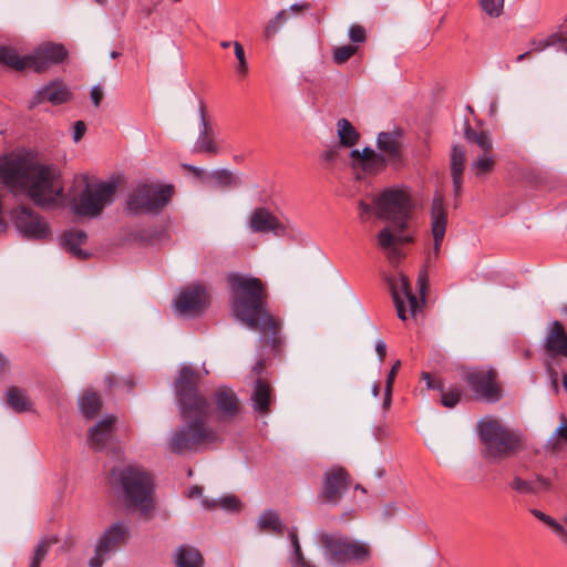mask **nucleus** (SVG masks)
I'll use <instances>...</instances> for the list:
<instances>
[{
	"mask_svg": "<svg viewBox=\"0 0 567 567\" xmlns=\"http://www.w3.org/2000/svg\"><path fill=\"white\" fill-rule=\"evenodd\" d=\"M0 181L13 195L25 194L40 208H51L63 197L59 168L24 156L1 157Z\"/></svg>",
	"mask_w": 567,
	"mask_h": 567,
	"instance_id": "nucleus-1",
	"label": "nucleus"
},
{
	"mask_svg": "<svg viewBox=\"0 0 567 567\" xmlns=\"http://www.w3.org/2000/svg\"><path fill=\"white\" fill-rule=\"evenodd\" d=\"M227 282L234 316L248 328L262 332L267 344L274 350L278 349L281 344V324L266 309L267 292L262 281L234 272L227 277Z\"/></svg>",
	"mask_w": 567,
	"mask_h": 567,
	"instance_id": "nucleus-2",
	"label": "nucleus"
},
{
	"mask_svg": "<svg viewBox=\"0 0 567 567\" xmlns=\"http://www.w3.org/2000/svg\"><path fill=\"white\" fill-rule=\"evenodd\" d=\"M372 202L375 215L389 223L379 231L378 245L390 262H398L403 257L401 246L413 241L412 236L404 234L414 207L412 197L404 189L388 188Z\"/></svg>",
	"mask_w": 567,
	"mask_h": 567,
	"instance_id": "nucleus-3",
	"label": "nucleus"
},
{
	"mask_svg": "<svg viewBox=\"0 0 567 567\" xmlns=\"http://www.w3.org/2000/svg\"><path fill=\"white\" fill-rule=\"evenodd\" d=\"M185 424L172 432L167 447L172 453L198 452L218 441V433L207 424L208 409L181 410Z\"/></svg>",
	"mask_w": 567,
	"mask_h": 567,
	"instance_id": "nucleus-4",
	"label": "nucleus"
},
{
	"mask_svg": "<svg viewBox=\"0 0 567 567\" xmlns=\"http://www.w3.org/2000/svg\"><path fill=\"white\" fill-rule=\"evenodd\" d=\"M113 475H117L127 508L145 520L152 519L155 508L151 475L137 465H128L120 471L114 470Z\"/></svg>",
	"mask_w": 567,
	"mask_h": 567,
	"instance_id": "nucleus-5",
	"label": "nucleus"
},
{
	"mask_svg": "<svg viewBox=\"0 0 567 567\" xmlns=\"http://www.w3.org/2000/svg\"><path fill=\"white\" fill-rule=\"evenodd\" d=\"M480 437L484 444L483 454L492 462L512 457L523 449L520 434L495 420H485L480 423Z\"/></svg>",
	"mask_w": 567,
	"mask_h": 567,
	"instance_id": "nucleus-6",
	"label": "nucleus"
},
{
	"mask_svg": "<svg viewBox=\"0 0 567 567\" xmlns=\"http://www.w3.org/2000/svg\"><path fill=\"white\" fill-rule=\"evenodd\" d=\"M68 52L62 44L42 43L31 54L21 56L16 49L0 47V63L16 71L32 69L35 72H44L50 65L62 62Z\"/></svg>",
	"mask_w": 567,
	"mask_h": 567,
	"instance_id": "nucleus-7",
	"label": "nucleus"
},
{
	"mask_svg": "<svg viewBox=\"0 0 567 567\" xmlns=\"http://www.w3.org/2000/svg\"><path fill=\"white\" fill-rule=\"evenodd\" d=\"M320 544L326 561L332 566L363 564L371 557V547L367 543L339 534H322Z\"/></svg>",
	"mask_w": 567,
	"mask_h": 567,
	"instance_id": "nucleus-8",
	"label": "nucleus"
},
{
	"mask_svg": "<svg viewBox=\"0 0 567 567\" xmlns=\"http://www.w3.org/2000/svg\"><path fill=\"white\" fill-rule=\"evenodd\" d=\"M173 195L171 185L142 183L136 185L128 195L127 209L135 214L158 213L167 205Z\"/></svg>",
	"mask_w": 567,
	"mask_h": 567,
	"instance_id": "nucleus-9",
	"label": "nucleus"
},
{
	"mask_svg": "<svg viewBox=\"0 0 567 567\" xmlns=\"http://www.w3.org/2000/svg\"><path fill=\"white\" fill-rule=\"evenodd\" d=\"M116 184L113 182L87 184L72 203L75 215L94 218L102 214L105 206L113 202Z\"/></svg>",
	"mask_w": 567,
	"mask_h": 567,
	"instance_id": "nucleus-10",
	"label": "nucleus"
},
{
	"mask_svg": "<svg viewBox=\"0 0 567 567\" xmlns=\"http://www.w3.org/2000/svg\"><path fill=\"white\" fill-rule=\"evenodd\" d=\"M544 350V365L554 391L558 392V373L554 363L559 358L567 359V331L564 326L557 321H550L546 328V333L542 340Z\"/></svg>",
	"mask_w": 567,
	"mask_h": 567,
	"instance_id": "nucleus-11",
	"label": "nucleus"
},
{
	"mask_svg": "<svg viewBox=\"0 0 567 567\" xmlns=\"http://www.w3.org/2000/svg\"><path fill=\"white\" fill-rule=\"evenodd\" d=\"M131 538L130 526L122 522H115L107 526L99 536L94 556L90 559V567H103L104 563L125 546Z\"/></svg>",
	"mask_w": 567,
	"mask_h": 567,
	"instance_id": "nucleus-12",
	"label": "nucleus"
},
{
	"mask_svg": "<svg viewBox=\"0 0 567 567\" xmlns=\"http://www.w3.org/2000/svg\"><path fill=\"white\" fill-rule=\"evenodd\" d=\"M199 380V374L189 365L181 368L179 377L176 380V393L181 404V410L185 412L193 411V409H208V402L205 398L198 394L196 384Z\"/></svg>",
	"mask_w": 567,
	"mask_h": 567,
	"instance_id": "nucleus-13",
	"label": "nucleus"
},
{
	"mask_svg": "<svg viewBox=\"0 0 567 567\" xmlns=\"http://www.w3.org/2000/svg\"><path fill=\"white\" fill-rule=\"evenodd\" d=\"M464 380L480 400L494 403L502 399L503 391L495 370H470L465 373Z\"/></svg>",
	"mask_w": 567,
	"mask_h": 567,
	"instance_id": "nucleus-14",
	"label": "nucleus"
},
{
	"mask_svg": "<svg viewBox=\"0 0 567 567\" xmlns=\"http://www.w3.org/2000/svg\"><path fill=\"white\" fill-rule=\"evenodd\" d=\"M11 218L16 228L25 238L44 239L50 235L47 221L25 205L14 207L11 212Z\"/></svg>",
	"mask_w": 567,
	"mask_h": 567,
	"instance_id": "nucleus-15",
	"label": "nucleus"
},
{
	"mask_svg": "<svg viewBox=\"0 0 567 567\" xmlns=\"http://www.w3.org/2000/svg\"><path fill=\"white\" fill-rule=\"evenodd\" d=\"M447 226V212L445 208L444 197L441 193L435 194L431 207V229L433 236V251L429 255V259L436 258L441 251V245L444 239Z\"/></svg>",
	"mask_w": 567,
	"mask_h": 567,
	"instance_id": "nucleus-16",
	"label": "nucleus"
},
{
	"mask_svg": "<svg viewBox=\"0 0 567 567\" xmlns=\"http://www.w3.org/2000/svg\"><path fill=\"white\" fill-rule=\"evenodd\" d=\"M390 288L398 311V317L401 320L406 319V310L404 306L405 299L409 302L411 313L415 316L421 307V303L419 302L416 296L413 295L408 277L401 275L399 279L392 280L390 282Z\"/></svg>",
	"mask_w": 567,
	"mask_h": 567,
	"instance_id": "nucleus-17",
	"label": "nucleus"
},
{
	"mask_svg": "<svg viewBox=\"0 0 567 567\" xmlns=\"http://www.w3.org/2000/svg\"><path fill=\"white\" fill-rule=\"evenodd\" d=\"M249 228L252 233H271L277 237H282L287 234L285 224L265 207L254 209L249 217Z\"/></svg>",
	"mask_w": 567,
	"mask_h": 567,
	"instance_id": "nucleus-18",
	"label": "nucleus"
},
{
	"mask_svg": "<svg viewBox=\"0 0 567 567\" xmlns=\"http://www.w3.org/2000/svg\"><path fill=\"white\" fill-rule=\"evenodd\" d=\"M206 305L207 292L203 286L186 288L175 302L176 310L184 316H197L204 311Z\"/></svg>",
	"mask_w": 567,
	"mask_h": 567,
	"instance_id": "nucleus-19",
	"label": "nucleus"
},
{
	"mask_svg": "<svg viewBox=\"0 0 567 567\" xmlns=\"http://www.w3.org/2000/svg\"><path fill=\"white\" fill-rule=\"evenodd\" d=\"M346 488L347 472L342 467H333L324 474L320 497L322 501L336 505L341 499Z\"/></svg>",
	"mask_w": 567,
	"mask_h": 567,
	"instance_id": "nucleus-20",
	"label": "nucleus"
},
{
	"mask_svg": "<svg viewBox=\"0 0 567 567\" xmlns=\"http://www.w3.org/2000/svg\"><path fill=\"white\" fill-rule=\"evenodd\" d=\"M198 112L200 120V131L194 146V152L217 155L220 153V148L215 140L213 126L206 116V107L203 101L199 102Z\"/></svg>",
	"mask_w": 567,
	"mask_h": 567,
	"instance_id": "nucleus-21",
	"label": "nucleus"
},
{
	"mask_svg": "<svg viewBox=\"0 0 567 567\" xmlns=\"http://www.w3.org/2000/svg\"><path fill=\"white\" fill-rule=\"evenodd\" d=\"M71 99V92L66 85L61 81H52L35 92L32 100L29 102V109H34L43 102H50L53 105H59L68 102Z\"/></svg>",
	"mask_w": 567,
	"mask_h": 567,
	"instance_id": "nucleus-22",
	"label": "nucleus"
},
{
	"mask_svg": "<svg viewBox=\"0 0 567 567\" xmlns=\"http://www.w3.org/2000/svg\"><path fill=\"white\" fill-rule=\"evenodd\" d=\"M214 402L223 421H231L241 412L240 401L231 389H217L214 394Z\"/></svg>",
	"mask_w": 567,
	"mask_h": 567,
	"instance_id": "nucleus-23",
	"label": "nucleus"
},
{
	"mask_svg": "<svg viewBox=\"0 0 567 567\" xmlns=\"http://www.w3.org/2000/svg\"><path fill=\"white\" fill-rule=\"evenodd\" d=\"M465 163V148L458 144L453 145L450 156V168L453 183V192L455 197L457 198L462 195Z\"/></svg>",
	"mask_w": 567,
	"mask_h": 567,
	"instance_id": "nucleus-24",
	"label": "nucleus"
},
{
	"mask_svg": "<svg viewBox=\"0 0 567 567\" xmlns=\"http://www.w3.org/2000/svg\"><path fill=\"white\" fill-rule=\"evenodd\" d=\"M378 148L384 153L389 161L398 163L401 159V134L398 131L381 132L377 137Z\"/></svg>",
	"mask_w": 567,
	"mask_h": 567,
	"instance_id": "nucleus-25",
	"label": "nucleus"
},
{
	"mask_svg": "<svg viewBox=\"0 0 567 567\" xmlns=\"http://www.w3.org/2000/svg\"><path fill=\"white\" fill-rule=\"evenodd\" d=\"M115 420L114 416H109L89 430V445L92 449L101 451L105 447L112 439Z\"/></svg>",
	"mask_w": 567,
	"mask_h": 567,
	"instance_id": "nucleus-26",
	"label": "nucleus"
},
{
	"mask_svg": "<svg viewBox=\"0 0 567 567\" xmlns=\"http://www.w3.org/2000/svg\"><path fill=\"white\" fill-rule=\"evenodd\" d=\"M251 401L252 408L257 413L261 415L269 414L270 405L274 401L271 386L261 379H258L251 394Z\"/></svg>",
	"mask_w": 567,
	"mask_h": 567,
	"instance_id": "nucleus-27",
	"label": "nucleus"
},
{
	"mask_svg": "<svg viewBox=\"0 0 567 567\" xmlns=\"http://www.w3.org/2000/svg\"><path fill=\"white\" fill-rule=\"evenodd\" d=\"M351 157L354 161H360L364 171L377 172L385 166V157L377 154L372 148L365 147L362 151L353 150Z\"/></svg>",
	"mask_w": 567,
	"mask_h": 567,
	"instance_id": "nucleus-28",
	"label": "nucleus"
},
{
	"mask_svg": "<svg viewBox=\"0 0 567 567\" xmlns=\"http://www.w3.org/2000/svg\"><path fill=\"white\" fill-rule=\"evenodd\" d=\"M4 401L17 413L32 410V401L28 396L27 391L14 385L8 388Z\"/></svg>",
	"mask_w": 567,
	"mask_h": 567,
	"instance_id": "nucleus-29",
	"label": "nucleus"
},
{
	"mask_svg": "<svg viewBox=\"0 0 567 567\" xmlns=\"http://www.w3.org/2000/svg\"><path fill=\"white\" fill-rule=\"evenodd\" d=\"M86 233L80 229H72L65 231L63 235V246L65 249L78 257L79 259H86L89 254L80 248L82 244L86 241Z\"/></svg>",
	"mask_w": 567,
	"mask_h": 567,
	"instance_id": "nucleus-30",
	"label": "nucleus"
},
{
	"mask_svg": "<svg viewBox=\"0 0 567 567\" xmlns=\"http://www.w3.org/2000/svg\"><path fill=\"white\" fill-rule=\"evenodd\" d=\"M257 526L261 533L282 535L285 532V525L280 520L279 515L272 511L264 512L258 517Z\"/></svg>",
	"mask_w": 567,
	"mask_h": 567,
	"instance_id": "nucleus-31",
	"label": "nucleus"
},
{
	"mask_svg": "<svg viewBox=\"0 0 567 567\" xmlns=\"http://www.w3.org/2000/svg\"><path fill=\"white\" fill-rule=\"evenodd\" d=\"M177 567H203L204 558L198 549L190 546H182L176 554Z\"/></svg>",
	"mask_w": 567,
	"mask_h": 567,
	"instance_id": "nucleus-32",
	"label": "nucleus"
},
{
	"mask_svg": "<svg viewBox=\"0 0 567 567\" xmlns=\"http://www.w3.org/2000/svg\"><path fill=\"white\" fill-rule=\"evenodd\" d=\"M534 52H540L547 48H555L557 51H565L567 53V37L563 33H551L546 37H538L533 42Z\"/></svg>",
	"mask_w": 567,
	"mask_h": 567,
	"instance_id": "nucleus-33",
	"label": "nucleus"
},
{
	"mask_svg": "<svg viewBox=\"0 0 567 567\" xmlns=\"http://www.w3.org/2000/svg\"><path fill=\"white\" fill-rule=\"evenodd\" d=\"M337 133L340 144L346 147L354 146L360 137L358 131L347 118H340L337 122Z\"/></svg>",
	"mask_w": 567,
	"mask_h": 567,
	"instance_id": "nucleus-34",
	"label": "nucleus"
},
{
	"mask_svg": "<svg viewBox=\"0 0 567 567\" xmlns=\"http://www.w3.org/2000/svg\"><path fill=\"white\" fill-rule=\"evenodd\" d=\"M102 401L96 392L87 391L80 400V408L85 417H94L100 411Z\"/></svg>",
	"mask_w": 567,
	"mask_h": 567,
	"instance_id": "nucleus-35",
	"label": "nucleus"
},
{
	"mask_svg": "<svg viewBox=\"0 0 567 567\" xmlns=\"http://www.w3.org/2000/svg\"><path fill=\"white\" fill-rule=\"evenodd\" d=\"M59 543L56 536L43 537L34 549L30 567H40L51 547Z\"/></svg>",
	"mask_w": 567,
	"mask_h": 567,
	"instance_id": "nucleus-36",
	"label": "nucleus"
},
{
	"mask_svg": "<svg viewBox=\"0 0 567 567\" xmlns=\"http://www.w3.org/2000/svg\"><path fill=\"white\" fill-rule=\"evenodd\" d=\"M494 167L495 158L492 154L478 155L471 164V168L477 177L488 175L493 172Z\"/></svg>",
	"mask_w": 567,
	"mask_h": 567,
	"instance_id": "nucleus-37",
	"label": "nucleus"
},
{
	"mask_svg": "<svg viewBox=\"0 0 567 567\" xmlns=\"http://www.w3.org/2000/svg\"><path fill=\"white\" fill-rule=\"evenodd\" d=\"M534 517L543 520L550 529L556 534L561 544L567 548V530L564 528L561 524L551 518L550 516L544 514L540 511L534 509Z\"/></svg>",
	"mask_w": 567,
	"mask_h": 567,
	"instance_id": "nucleus-38",
	"label": "nucleus"
},
{
	"mask_svg": "<svg viewBox=\"0 0 567 567\" xmlns=\"http://www.w3.org/2000/svg\"><path fill=\"white\" fill-rule=\"evenodd\" d=\"M534 517L543 520L550 529L556 534L561 544L567 548V530L564 528L561 524L551 518L550 516L544 514L540 511L534 509Z\"/></svg>",
	"mask_w": 567,
	"mask_h": 567,
	"instance_id": "nucleus-39",
	"label": "nucleus"
},
{
	"mask_svg": "<svg viewBox=\"0 0 567 567\" xmlns=\"http://www.w3.org/2000/svg\"><path fill=\"white\" fill-rule=\"evenodd\" d=\"M560 425L555 430L547 442L548 447L551 450H558L560 442L567 445V420L564 414L560 415Z\"/></svg>",
	"mask_w": 567,
	"mask_h": 567,
	"instance_id": "nucleus-40",
	"label": "nucleus"
},
{
	"mask_svg": "<svg viewBox=\"0 0 567 567\" xmlns=\"http://www.w3.org/2000/svg\"><path fill=\"white\" fill-rule=\"evenodd\" d=\"M203 505L208 509H214L216 507H221L227 511H237L239 507V502L234 496H225L220 498L219 501L213 499H203Z\"/></svg>",
	"mask_w": 567,
	"mask_h": 567,
	"instance_id": "nucleus-41",
	"label": "nucleus"
},
{
	"mask_svg": "<svg viewBox=\"0 0 567 567\" xmlns=\"http://www.w3.org/2000/svg\"><path fill=\"white\" fill-rule=\"evenodd\" d=\"M213 178L221 187L239 186L240 178L227 169H219L213 173Z\"/></svg>",
	"mask_w": 567,
	"mask_h": 567,
	"instance_id": "nucleus-42",
	"label": "nucleus"
},
{
	"mask_svg": "<svg viewBox=\"0 0 567 567\" xmlns=\"http://www.w3.org/2000/svg\"><path fill=\"white\" fill-rule=\"evenodd\" d=\"M287 10H281L278 12V14L267 23L264 31L265 37L267 39H271L279 31L280 27L287 21Z\"/></svg>",
	"mask_w": 567,
	"mask_h": 567,
	"instance_id": "nucleus-43",
	"label": "nucleus"
},
{
	"mask_svg": "<svg viewBox=\"0 0 567 567\" xmlns=\"http://www.w3.org/2000/svg\"><path fill=\"white\" fill-rule=\"evenodd\" d=\"M480 6L489 17H499L504 8V0H481Z\"/></svg>",
	"mask_w": 567,
	"mask_h": 567,
	"instance_id": "nucleus-44",
	"label": "nucleus"
},
{
	"mask_svg": "<svg viewBox=\"0 0 567 567\" xmlns=\"http://www.w3.org/2000/svg\"><path fill=\"white\" fill-rule=\"evenodd\" d=\"M462 392L457 388L441 392V403L445 408H454L461 400Z\"/></svg>",
	"mask_w": 567,
	"mask_h": 567,
	"instance_id": "nucleus-45",
	"label": "nucleus"
},
{
	"mask_svg": "<svg viewBox=\"0 0 567 567\" xmlns=\"http://www.w3.org/2000/svg\"><path fill=\"white\" fill-rule=\"evenodd\" d=\"M357 52V47L354 45H342L334 49L333 52V61L337 64H342L347 62L354 53Z\"/></svg>",
	"mask_w": 567,
	"mask_h": 567,
	"instance_id": "nucleus-46",
	"label": "nucleus"
},
{
	"mask_svg": "<svg viewBox=\"0 0 567 567\" xmlns=\"http://www.w3.org/2000/svg\"><path fill=\"white\" fill-rule=\"evenodd\" d=\"M235 55L238 60L237 71L239 74L245 76L248 72V64L245 56V51L239 42H234Z\"/></svg>",
	"mask_w": 567,
	"mask_h": 567,
	"instance_id": "nucleus-47",
	"label": "nucleus"
},
{
	"mask_svg": "<svg viewBox=\"0 0 567 567\" xmlns=\"http://www.w3.org/2000/svg\"><path fill=\"white\" fill-rule=\"evenodd\" d=\"M482 151V154H492L493 141L487 132H480V136L474 142Z\"/></svg>",
	"mask_w": 567,
	"mask_h": 567,
	"instance_id": "nucleus-48",
	"label": "nucleus"
},
{
	"mask_svg": "<svg viewBox=\"0 0 567 567\" xmlns=\"http://www.w3.org/2000/svg\"><path fill=\"white\" fill-rule=\"evenodd\" d=\"M512 488L520 494H528L532 492V485L528 481L515 476L512 482Z\"/></svg>",
	"mask_w": 567,
	"mask_h": 567,
	"instance_id": "nucleus-49",
	"label": "nucleus"
},
{
	"mask_svg": "<svg viewBox=\"0 0 567 567\" xmlns=\"http://www.w3.org/2000/svg\"><path fill=\"white\" fill-rule=\"evenodd\" d=\"M349 38L353 42H363L365 41L367 34L363 27L359 24H353L349 29Z\"/></svg>",
	"mask_w": 567,
	"mask_h": 567,
	"instance_id": "nucleus-50",
	"label": "nucleus"
},
{
	"mask_svg": "<svg viewBox=\"0 0 567 567\" xmlns=\"http://www.w3.org/2000/svg\"><path fill=\"white\" fill-rule=\"evenodd\" d=\"M293 553L295 559L292 564L295 567H317L313 563H311L305 557L301 548H297V550H295Z\"/></svg>",
	"mask_w": 567,
	"mask_h": 567,
	"instance_id": "nucleus-51",
	"label": "nucleus"
},
{
	"mask_svg": "<svg viewBox=\"0 0 567 567\" xmlns=\"http://www.w3.org/2000/svg\"><path fill=\"white\" fill-rule=\"evenodd\" d=\"M417 287L422 297V303L424 302V296L429 287V277L425 269L421 270L417 278Z\"/></svg>",
	"mask_w": 567,
	"mask_h": 567,
	"instance_id": "nucleus-52",
	"label": "nucleus"
},
{
	"mask_svg": "<svg viewBox=\"0 0 567 567\" xmlns=\"http://www.w3.org/2000/svg\"><path fill=\"white\" fill-rule=\"evenodd\" d=\"M422 378L426 381L429 389L439 390L440 392L445 390L443 382L441 380L433 379L429 372H423Z\"/></svg>",
	"mask_w": 567,
	"mask_h": 567,
	"instance_id": "nucleus-53",
	"label": "nucleus"
},
{
	"mask_svg": "<svg viewBox=\"0 0 567 567\" xmlns=\"http://www.w3.org/2000/svg\"><path fill=\"white\" fill-rule=\"evenodd\" d=\"M401 368V361L400 360H396L394 362V364L392 365L389 374H388V378H386V382H385V386L389 389V388H393V384H394V380H395V377L399 372Z\"/></svg>",
	"mask_w": 567,
	"mask_h": 567,
	"instance_id": "nucleus-54",
	"label": "nucleus"
},
{
	"mask_svg": "<svg viewBox=\"0 0 567 567\" xmlns=\"http://www.w3.org/2000/svg\"><path fill=\"white\" fill-rule=\"evenodd\" d=\"M86 125L83 121H78L74 123V134H73V141L78 143L83 135L85 134Z\"/></svg>",
	"mask_w": 567,
	"mask_h": 567,
	"instance_id": "nucleus-55",
	"label": "nucleus"
},
{
	"mask_svg": "<svg viewBox=\"0 0 567 567\" xmlns=\"http://www.w3.org/2000/svg\"><path fill=\"white\" fill-rule=\"evenodd\" d=\"M104 93L100 86H93L91 90V99L93 104L97 107L103 100Z\"/></svg>",
	"mask_w": 567,
	"mask_h": 567,
	"instance_id": "nucleus-56",
	"label": "nucleus"
},
{
	"mask_svg": "<svg viewBox=\"0 0 567 567\" xmlns=\"http://www.w3.org/2000/svg\"><path fill=\"white\" fill-rule=\"evenodd\" d=\"M549 486H550V483L548 480L534 475V492L536 489H548Z\"/></svg>",
	"mask_w": 567,
	"mask_h": 567,
	"instance_id": "nucleus-57",
	"label": "nucleus"
},
{
	"mask_svg": "<svg viewBox=\"0 0 567 567\" xmlns=\"http://www.w3.org/2000/svg\"><path fill=\"white\" fill-rule=\"evenodd\" d=\"M465 138L472 143H474L477 137L480 136V132H476L473 130L468 123L465 125V132H464Z\"/></svg>",
	"mask_w": 567,
	"mask_h": 567,
	"instance_id": "nucleus-58",
	"label": "nucleus"
},
{
	"mask_svg": "<svg viewBox=\"0 0 567 567\" xmlns=\"http://www.w3.org/2000/svg\"><path fill=\"white\" fill-rule=\"evenodd\" d=\"M338 147H332L322 153L321 157L323 161L330 163L333 162L338 157Z\"/></svg>",
	"mask_w": 567,
	"mask_h": 567,
	"instance_id": "nucleus-59",
	"label": "nucleus"
},
{
	"mask_svg": "<svg viewBox=\"0 0 567 567\" xmlns=\"http://www.w3.org/2000/svg\"><path fill=\"white\" fill-rule=\"evenodd\" d=\"M375 351L379 355L380 361H383L386 354V346L382 340H379L375 344Z\"/></svg>",
	"mask_w": 567,
	"mask_h": 567,
	"instance_id": "nucleus-60",
	"label": "nucleus"
},
{
	"mask_svg": "<svg viewBox=\"0 0 567 567\" xmlns=\"http://www.w3.org/2000/svg\"><path fill=\"white\" fill-rule=\"evenodd\" d=\"M360 217L364 218V216L371 214L372 206L364 200L359 202Z\"/></svg>",
	"mask_w": 567,
	"mask_h": 567,
	"instance_id": "nucleus-61",
	"label": "nucleus"
},
{
	"mask_svg": "<svg viewBox=\"0 0 567 567\" xmlns=\"http://www.w3.org/2000/svg\"><path fill=\"white\" fill-rule=\"evenodd\" d=\"M202 494H203V488L200 486H197V485L190 487L189 491H188V496L190 498L200 497Z\"/></svg>",
	"mask_w": 567,
	"mask_h": 567,
	"instance_id": "nucleus-62",
	"label": "nucleus"
},
{
	"mask_svg": "<svg viewBox=\"0 0 567 567\" xmlns=\"http://www.w3.org/2000/svg\"><path fill=\"white\" fill-rule=\"evenodd\" d=\"M497 112H498V102H497V99H494L489 104V110H488L489 116L496 117Z\"/></svg>",
	"mask_w": 567,
	"mask_h": 567,
	"instance_id": "nucleus-63",
	"label": "nucleus"
},
{
	"mask_svg": "<svg viewBox=\"0 0 567 567\" xmlns=\"http://www.w3.org/2000/svg\"><path fill=\"white\" fill-rule=\"evenodd\" d=\"M392 389L393 388H386L385 386V395H384V400H383V408L384 409H388L391 404V395H392Z\"/></svg>",
	"mask_w": 567,
	"mask_h": 567,
	"instance_id": "nucleus-64",
	"label": "nucleus"
}]
</instances>
